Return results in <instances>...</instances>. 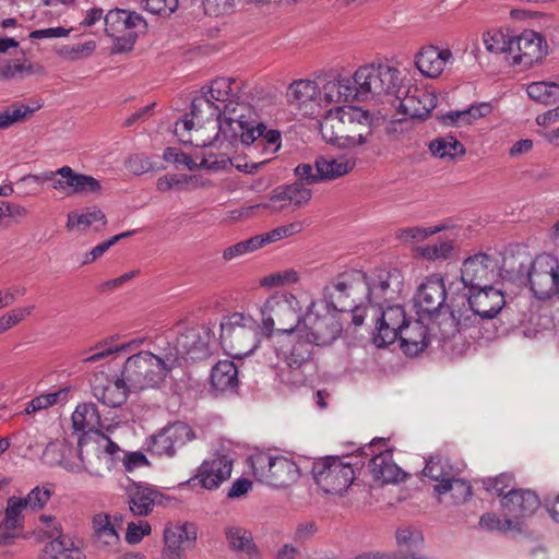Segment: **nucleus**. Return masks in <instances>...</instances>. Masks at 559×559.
<instances>
[{"label":"nucleus","instance_id":"obj_49","mask_svg":"<svg viewBox=\"0 0 559 559\" xmlns=\"http://www.w3.org/2000/svg\"><path fill=\"white\" fill-rule=\"evenodd\" d=\"M449 228V225L445 223L429 227L412 226L399 229L396 231V238L403 242H419L440 231L448 230Z\"/></svg>","mask_w":559,"mask_h":559},{"label":"nucleus","instance_id":"obj_20","mask_svg":"<svg viewBox=\"0 0 559 559\" xmlns=\"http://www.w3.org/2000/svg\"><path fill=\"white\" fill-rule=\"evenodd\" d=\"M447 289L441 277L429 276L418 287L414 297V306L419 318H431L444 307Z\"/></svg>","mask_w":559,"mask_h":559},{"label":"nucleus","instance_id":"obj_34","mask_svg":"<svg viewBox=\"0 0 559 559\" xmlns=\"http://www.w3.org/2000/svg\"><path fill=\"white\" fill-rule=\"evenodd\" d=\"M287 99L295 104L299 109H305L310 114H314L318 107V98L320 96V86L310 80H299L293 82L287 91Z\"/></svg>","mask_w":559,"mask_h":559},{"label":"nucleus","instance_id":"obj_60","mask_svg":"<svg viewBox=\"0 0 559 559\" xmlns=\"http://www.w3.org/2000/svg\"><path fill=\"white\" fill-rule=\"evenodd\" d=\"M134 233H135L134 230L124 231V233H121V234H118V235L111 237L108 240H105V241L98 243L92 250L84 253L83 259L81 260V264L85 265V264L95 262L106 251H108L110 247L116 245L120 239L127 238V237L133 235Z\"/></svg>","mask_w":559,"mask_h":559},{"label":"nucleus","instance_id":"obj_45","mask_svg":"<svg viewBox=\"0 0 559 559\" xmlns=\"http://www.w3.org/2000/svg\"><path fill=\"white\" fill-rule=\"evenodd\" d=\"M431 154L441 159H454L465 154L464 145L453 136H440L429 144Z\"/></svg>","mask_w":559,"mask_h":559},{"label":"nucleus","instance_id":"obj_12","mask_svg":"<svg viewBox=\"0 0 559 559\" xmlns=\"http://www.w3.org/2000/svg\"><path fill=\"white\" fill-rule=\"evenodd\" d=\"M212 338L211 330L205 325L185 328L176 336L165 338L162 346L166 355L176 358V367L180 359H202L209 355V344Z\"/></svg>","mask_w":559,"mask_h":559},{"label":"nucleus","instance_id":"obj_13","mask_svg":"<svg viewBox=\"0 0 559 559\" xmlns=\"http://www.w3.org/2000/svg\"><path fill=\"white\" fill-rule=\"evenodd\" d=\"M104 23L105 33L115 38V50L118 52L131 50L138 37L135 29L147 26L140 13L118 8L106 13Z\"/></svg>","mask_w":559,"mask_h":559},{"label":"nucleus","instance_id":"obj_47","mask_svg":"<svg viewBox=\"0 0 559 559\" xmlns=\"http://www.w3.org/2000/svg\"><path fill=\"white\" fill-rule=\"evenodd\" d=\"M514 35L504 34L500 29L488 31L483 35V43L486 49L492 53H506L510 59L512 40Z\"/></svg>","mask_w":559,"mask_h":559},{"label":"nucleus","instance_id":"obj_30","mask_svg":"<svg viewBox=\"0 0 559 559\" xmlns=\"http://www.w3.org/2000/svg\"><path fill=\"white\" fill-rule=\"evenodd\" d=\"M356 97L357 91L353 85V78L338 75L326 81L323 86L320 87L318 107L323 108L332 104L356 100Z\"/></svg>","mask_w":559,"mask_h":559},{"label":"nucleus","instance_id":"obj_21","mask_svg":"<svg viewBox=\"0 0 559 559\" xmlns=\"http://www.w3.org/2000/svg\"><path fill=\"white\" fill-rule=\"evenodd\" d=\"M497 260L480 252L464 260L461 269V280L471 289L484 287L495 277Z\"/></svg>","mask_w":559,"mask_h":559},{"label":"nucleus","instance_id":"obj_39","mask_svg":"<svg viewBox=\"0 0 559 559\" xmlns=\"http://www.w3.org/2000/svg\"><path fill=\"white\" fill-rule=\"evenodd\" d=\"M92 436H82L79 440V459L81 461V466H75L70 468L71 472H80L84 469L88 472L91 475L102 476L103 469L100 468L102 461V451L100 445L95 444L92 441Z\"/></svg>","mask_w":559,"mask_h":559},{"label":"nucleus","instance_id":"obj_7","mask_svg":"<svg viewBox=\"0 0 559 559\" xmlns=\"http://www.w3.org/2000/svg\"><path fill=\"white\" fill-rule=\"evenodd\" d=\"M23 185L49 183V187L66 197L97 195L103 191L102 183L93 176L76 173L70 166H62L56 170H47L40 174H28L20 179Z\"/></svg>","mask_w":559,"mask_h":559},{"label":"nucleus","instance_id":"obj_8","mask_svg":"<svg viewBox=\"0 0 559 559\" xmlns=\"http://www.w3.org/2000/svg\"><path fill=\"white\" fill-rule=\"evenodd\" d=\"M249 463L254 479L269 487L287 488L300 477L296 462L285 455L257 452L250 455Z\"/></svg>","mask_w":559,"mask_h":559},{"label":"nucleus","instance_id":"obj_11","mask_svg":"<svg viewBox=\"0 0 559 559\" xmlns=\"http://www.w3.org/2000/svg\"><path fill=\"white\" fill-rule=\"evenodd\" d=\"M311 474L314 483L326 493L341 495L354 481L353 464L338 456L316 460Z\"/></svg>","mask_w":559,"mask_h":559},{"label":"nucleus","instance_id":"obj_5","mask_svg":"<svg viewBox=\"0 0 559 559\" xmlns=\"http://www.w3.org/2000/svg\"><path fill=\"white\" fill-rule=\"evenodd\" d=\"M260 336L259 324L249 313L234 312L223 317L221 321V344L233 358L241 359L253 353L260 343Z\"/></svg>","mask_w":559,"mask_h":559},{"label":"nucleus","instance_id":"obj_44","mask_svg":"<svg viewBox=\"0 0 559 559\" xmlns=\"http://www.w3.org/2000/svg\"><path fill=\"white\" fill-rule=\"evenodd\" d=\"M423 473L425 476L438 481V484H442L443 480H450L459 476L461 471L451 464L448 457L436 455L429 457Z\"/></svg>","mask_w":559,"mask_h":559},{"label":"nucleus","instance_id":"obj_61","mask_svg":"<svg viewBox=\"0 0 559 559\" xmlns=\"http://www.w3.org/2000/svg\"><path fill=\"white\" fill-rule=\"evenodd\" d=\"M479 524L488 531L507 532L520 526V521H512L511 519L501 520L495 513H486L480 518Z\"/></svg>","mask_w":559,"mask_h":559},{"label":"nucleus","instance_id":"obj_36","mask_svg":"<svg viewBox=\"0 0 559 559\" xmlns=\"http://www.w3.org/2000/svg\"><path fill=\"white\" fill-rule=\"evenodd\" d=\"M225 537L229 547L247 559H260V550L253 540L252 533L246 527L230 525L225 527Z\"/></svg>","mask_w":559,"mask_h":559},{"label":"nucleus","instance_id":"obj_37","mask_svg":"<svg viewBox=\"0 0 559 559\" xmlns=\"http://www.w3.org/2000/svg\"><path fill=\"white\" fill-rule=\"evenodd\" d=\"M127 495L130 511L135 516L148 515L160 496L157 490L138 484H132Z\"/></svg>","mask_w":559,"mask_h":559},{"label":"nucleus","instance_id":"obj_31","mask_svg":"<svg viewBox=\"0 0 559 559\" xmlns=\"http://www.w3.org/2000/svg\"><path fill=\"white\" fill-rule=\"evenodd\" d=\"M453 60L450 49H439L435 46H426L416 55L415 64L419 72L427 78L439 76L444 67Z\"/></svg>","mask_w":559,"mask_h":559},{"label":"nucleus","instance_id":"obj_17","mask_svg":"<svg viewBox=\"0 0 559 559\" xmlns=\"http://www.w3.org/2000/svg\"><path fill=\"white\" fill-rule=\"evenodd\" d=\"M547 48V43L539 33L525 29L513 36L509 63L530 69L546 57Z\"/></svg>","mask_w":559,"mask_h":559},{"label":"nucleus","instance_id":"obj_40","mask_svg":"<svg viewBox=\"0 0 559 559\" xmlns=\"http://www.w3.org/2000/svg\"><path fill=\"white\" fill-rule=\"evenodd\" d=\"M258 132L260 134H257V132L253 134L255 138L253 143L245 146L248 147L250 154L254 155V152H257L259 157H262L261 160L269 158L270 162L273 155L281 148V132L274 129H266V126L261 121Z\"/></svg>","mask_w":559,"mask_h":559},{"label":"nucleus","instance_id":"obj_27","mask_svg":"<svg viewBox=\"0 0 559 559\" xmlns=\"http://www.w3.org/2000/svg\"><path fill=\"white\" fill-rule=\"evenodd\" d=\"M197 534V526L189 522L166 527L164 556L169 559H180L185 555L186 548L195 542Z\"/></svg>","mask_w":559,"mask_h":559},{"label":"nucleus","instance_id":"obj_50","mask_svg":"<svg viewBox=\"0 0 559 559\" xmlns=\"http://www.w3.org/2000/svg\"><path fill=\"white\" fill-rule=\"evenodd\" d=\"M236 84V81L230 78H217L214 81H212L210 88H209V98L210 105L207 107L213 106L212 100L221 102L224 104H227L229 102H236L233 97L235 95V88L234 85ZM205 99L204 97H202Z\"/></svg>","mask_w":559,"mask_h":559},{"label":"nucleus","instance_id":"obj_38","mask_svg":"<svg viewBox=\"0 0 559 559\" xmlns=\"http://www.w3.org/2000/svg\"><path fill=\"white\" fill-rule=\"evenodd\" d=\"M423 319L409 321L397 337L407 355H417L429 344L428 328L423 323Z\"/></svg>","mask_w":559,"mask_h":559},{"label":"nucleus","instance_id":"obj_26","mask_svg":"<svg viewBox=\"0 0 559 559\" xmlns=\"http://www.w3.org/2000/svg\"><path fill=\"white\" fill-rule=\"evenodd\" d=\"M467 300L471 310L483 319L495 318L506 305L502 290L491 285L471 289Z\"/></svg>","mask_w":559,"mask_h":559},{"label":"nucleus","instance_id":"obj_10","mask_svg":"<svg viewBox=\"0 0 559 559\" xmlns=\"http://www.w3.org/2000/svg\"><path fill=\"white\" fill-rule=\"evenodd\" d=\"M352 78L356 100L400 93V71L388 64L360 67Z\"/></svg>","mask_w":559,"mask_h":559},{"label":"nucleus","instance_id":"obj_53","mask_svg":"<svg viewBox=\"0 0 559 559\" xmlns=\"http://www.w3.org/2000/svg\"><path fill=\"white\" fill-rule=\"evenodd\" d=\"M526 93L530 98L544 105H549L557 100L555 82H532L527 85Z\"/></svg>","mask_w":559,"mask_h":559},{"label":"nucleus","instance_id":"obj_59","mask_svg":"<svg viewBox=\"0 0 559 559\" xmlns=\"http://www.w3.org/2000/svg\"><path fill=\"white\" fill-rule=\"evenodd\" d=\"M53 493L52 485L37 486L25 498H21L27 509L37 510L44 508Z\"/></svg>","mask_w":559,"mask_h":559},{"label":"nucleus","instance_id":"obj_58","mask_svg":"<svg viewBox=\"0 0 559 559\" xmlns=\"http://www.w3.org/2000/svg\"><path fill=\"white\" fill-rule=\"evenodd\" d=\"M304 181L307 182L306 179L299 178V180L294 183L285 185L286 194L292 204L290 207H301L310 201L312 192L305 186Z\"/></svg>","mask_w":559,"mask_h":559},{"label":"nucleus","instance_id":"obj_32","mask_svg":"<svg viewBox=\"0 0 559 559\" xmlns=\"http://www.w3.org/2000/svg\"><path fill=\"white\" fill-rule=\"evenodd\" d=\"M501 506L507 514L515 521L533 514L539 507L538 497L531 490H510L501 499Z\"/></svg>","mask_w":559,"mask_h":559},{"label":"nucleus","instance_id":"obj_52","mask_svg":"<svg viewBox=\"0 0 559 559\" xmlns=\"http://www.w3.org/2000/svg\"><path fill=\"white\" fill-rule=\"evenodd\" d=\"M34 66L27 59L0 61V80H12L34 74Z\"/></svg>","mask_w":559,"mask_h":559},{"label":"nucleus","instance_id":"obj_42","mask_svg":"<svg viewBox=\"0 0 559 559\" xmlns=\"http://www.w3.org/2000/svg\"><path fill=\"white\" fill-rule=\"evenodd\" d=\"M211 383L217 391L234 390L238 385V369L230 360L218 361L211 371Z\"/></svg>","mask_w":559,"mask_h":559},{"label":"nucleus","instance_id":"obj_9","mask_svg":"<svg viewBox=\"0 0 559 559\" xmlns=\"http://www.w3.org/2000/svg\"><path fill=\"white\" fill-rule=\"evenodd\" d=\"M301 305L290 293L270 296L260 309L262 328L267 333L289 334L295 332L301 320Z\"/></svg>","mask_w":559,"mask_h":559},{"label":"nucleus","instance_id":"obj_19","mask_svg":"<svg viewBox=\"0 0 559 559\" xmlns=\"http://www.w3.org/2000/svg\"><path fill=\"white\" fill-rule=\"evenodd\" d=\"M378 310L381 317L377 321L373 343L378 347H383L394 343L409 321L400 305L386 304Z\"/></svg>","mask_w":559,"mask_h":559},{"label":"nucleus","instance_id":"obj_14","mask_svg":"<svg viewBox=\"0 0 559 559\" xmlns=\"http://www.w3.org/2000/svg\"><path fill=\"white\" fill-rule=\"evenodd\" d=\"M210 105V100L194 98L191 104L190 115H186L175 124V134L183 144H190L197 147H206L212 145L222 136L216 120H207L204 124L195 128L194 118L198 117L200 108Z\"/></svg>","mask_w":559,"mask_h":559},{"label":"nucleus","instance_id":"obj_24","mask_svg":"<svg viewBox=\"0 0 559 559\" xmlns=\"http://www.w3.org/2000/svg\"><path fill=\"white\" fill-rule=\"evenodd\" d=\"M233 466L234 457L230 454L217 452L201 464L195 478L202 488L207 490L217 489L229 479Z\"/></svg>","mask_w":559,"mask_h":559},{"label":"nucleus","instance_id":"obj_48","mask_svg":"<svg viewBox=\"0 0 559 559\" xmlns=\"http://www.w3.org/2000/svg\"><path fill=\"white\" fill-rule=\"evenodd\" d=\"M40 107L41 104H37L35 107H29L21 103H14L5 107L0 111V130L7 129L16 122L24 121Z\"/></svg>","mask_w":559,"mask_h":559},{"label":"nucleus","instance_id":"obj_46","mask_svg":"<svg viewBox=\"0 0 559 559\" xmlns=\"http://www.w3.org/2000/svg\"><path fill=\"white\" fill-rule=\"evenodd\" d=\"M95 223L99 224L100 227L107 223L104 212L98 209H87L84 213L70 212L68 214L67 228L69 230H85Z\"/></svg>","mask_w":559,"mask_h":559},{"label":"nucleus","instance_id":"obj_35","mask_svg":"<svg viewBox=\"0 0 559 559\" xmlns=\"http://www.w3.org/2000/svg\"><path fill=\"white\" fill-rule=\"evenodd\" d=\"M369 469L374 480L381 484L399 483L405 477V473L393 461L392 453L388 450L373 455Z\"/></svg>","mask_w":559,"mask_h":559},{"label":"nucleus","instance_id":"obj_28","mask_svg":"<svg viewBox=\"0 0 559 559\" xmlns=\"http://www.w3.org/2000/svg\"><path fill=\"white\" fill-rule=\"evenodd\" d=\"M121 521L108 513L100 512L92 519L93 542L102 550L112 552L120 545L117 524Z\"/></svg>","mask_w":559,"mask_h":559},{"label":"nucleus","instance_id":"obj_2","mask_svg":"<svg viewBox=\"0 0 559 559\" xmlns=\"http://www.w3.org/2000/svg\"><path fill=\"white\" fill-rule=\"evenodd\" d=\"M323 140L341 148L366 144L372 135V115L355 106L328 110L320 122Z\"/></svg>","mask_w":559,"mask_h":559},{"label":"nucleus","instance_id":"obj_56","mask_svg":"<svg viewBox=\"0 0 559 559\" xmlns=\"http://www.w3.org/2000/svg\"><path fill=\"white\" fill-rule=\"evenodd\" d=\"M454 251L453 239H442L437 243L427 245L420 248V254L431 261L447 260L451 258Z\"/></svg>","mask_w":559,"mask_h":559},{"label":"nucleus","instance_id":"obj_29","mask_svg":"<svg viewBox=\"0 0 559 559\" xmlns=\"http://www.w3.org/2000/svg\"><path fill=\"white\" fill-rule=\"evenodd\" d=\"M197 168H204L212 171L227 170L235 167L246 174H255L262 166L269 163V158L259 162H243L239 157L230 158L225 155L213 153H201L194 157Z\"/></svg>","mask_w":559,"mask_h":559},{"label":"nucleus","instance_id":"obj_64","mask_svg":"<svg viewBox=\"0 0 559 559\" xmlns=\"http://www.w3.org/2000/svg\"><path fill=\"white\" fill-rule=\"evenodd\" d=\"M151 531L152 528L147 521L130 522L127 527L126 540L131 545L138 544L144 536L150 535Z\"/></svg>","mask_w":559,"mask_h":559},{"label":"nucleus","instance_id":"obj_41","mask_svg":"<svg viewBox=\"0 0 559 559\" xmlns=\"http://www.w3.org/2000/svg\"><path fill=\"white\" fill-rule=\"evenodd\" d=\"M100 417L97 407L93 403L80 404L75 407L72 414V426L75 431H82L83 436L95 437V431L98 430Z\"/></svg>","mask_w":559,"mask_h":559},{"label":"nucleus","instance_id":"obj_25","mask_svg":"<svg viewBox=\"0 0 559 559\" xmlns=\"http://www.w3.org/2000/svg\"><path fill=\"white\" fill-rule=\"evenodd\" d=\"M298 329L296 333L286 334V337L275 348L276 355L289 369H300L311 357L312 342Z\"/></svg>","mask_w":559,"mask_h":559},{"label":"nucleus","instance_id":"obj_15","mask_svg":"<svg viewBox=\"0 0 559 559\" xmlns=\"http://www.w3.org/2000/svg\"><path fill=\"white\" fill-rule=\"evenodd\" d=\"M356 166V158L347 155L336 157L320 156L316 159L314 166L301 164L296 167V176L306 179L307 183L324 180H334L350 173Z\"/></svg>","mask_w":559,"mask_h":559},{"label":"nucleus","instance_id":"obj_54","mask_svg":"<svg viewBox=\"0 0 559 559\" xmlns=\"http://www.w3.org/2000/svg\"><path fill=\"white\" fill-rule=\"evenodd\" d=\"M435 491L438 495H444L452 491V496L456 501H465L472 496L471 485L457 476L450 480H443L442 484H437L435 486Z\"/></svg>","mask_w":559,"mask_h":559},{"label":"nucleus","instance_id":"obj_4","mask_svg":"<svg viewBox=\"0 0 559 559\" xmlns=\"http://www.w3.org/2000/svg\"><path fill=\"white\" fill-rule=\"evenodd\" d=\"M328 288L329 284L323 288V298L311 301L302 317V324L307 331L306 337L318 346L330 345L341 334L340 312L356 311L337 307V296H329Z\"/></svg>","mask_w":559,"mask_h":559},{"label":"nucleus","instance_id":"obj_6","mask_svg":"<svg viewBox=\"0 0 559 559\" xmlns=\"http://www.w3.org/2000/svg\"><path fill=\"white\" fill-rule=\"evenodd\" d=\"M218 111L216 122L222 138L230 144L240 142L242 145H251L254 141V132L259 131V117L254 108L245 102H229Z\"/></svg>","mask_w":559,"mask_h":559},{"label":"nucleus","instance_id":"obj_22","mask_svg":"<svg viewBox=\"0 0 559 559\" xmlns=\"http://www.w3.org/2000/svg\"><path fill=\"white\" fill-rule=\"evenodd\" d=\"M397 110L411 119H425L437 106V96L432 90L408 86L403 97L397 96Z\"/></svg>","mask_w":559,"mask_h":559},{"label":"nucleus","instance_id":"obj_1","mask_svg":"<svg viewBox=\"0 0 559 559\" xmlns=\"http://www.w3.org/2000/svg\"><path fill=\"white\" fill-rule=\"evenodd\" d=\"M403 289L404 277L399 269H378L369 275L354 270L334 277L329 283L328 295L337 296V307L358 310L392 304L401 297Z\"/></svg>","mask_w":559,"mask_h":559},{"label":"nucleus","instance_id":"obj_23","mask_svg":"<svg viewBox=\"0 0 559 559\" xmlns=\"http://www.w3.org/2000/svg\"><path fill=\"white\" fill-rule=\"evenodd\" d=\"M133 390L127 379L121 377H111L102 373L95 376L92 383V392L95 399L108 407H119L128 399L129 392Z\"/></svg>","mask_w":559,"mask_h":559},{"label":"nucleus","instance_id":"obj_18","mask_svg":"<svg viewBox=\"0 0 559 559\" xmlns=\"http://www.w3.org/2000/svg\"><path fill=\"white\" fill-rule=\"evenodd\" d=\"M194 438L195 435L189 425L177 421L152 437L150 451L158 456L173 457L179 449Z\"/></svg>","mask_w":559,"mask_h":559},{"label":"nucleus","instance_id":"obj_62","mask_svg":"<svg viewBox=\"0 0 559 559\" xmlns=\"http://www.w3.org/2000/svg\"><path fill=\"white\" fill-rule=\"evenodd\" d=\"M143 8L156 15L169 16L179 5L178 0H142Z\"/></svg>","mask_w":559,"mask_h":559},{"label":"nucleus","instance_id":"obj_57","mask_svg":"<svg viewBox=\"0 0 559 559\" xmlns=\"http://www.w3.org/2000/svg\"><path fill=\"white\" fill-rule=\"evenodd\" d=\"M300 280L299 272L295 269H285L275 273H271L260 280L261 286L280 287L298 283Z\"/></svg>","mask_w":559,"mask_h":559},{"label":"nucleus","instance_id":"obj_43","mask_svg":"<svg viewBox=\"0 0 559 559\" xmlns=\"http://www.w3.org/2000/svg\"><path fill=\"white\" fill-rule=\"evenodd\" d=\"M46 545L45 552L53 559H84L82 549L74 542L59 533Z\"/></svg>","mask_w":559,"mask_h":559},{"label":"nucleus","instance_id":"obj_33","mask_svg":"<svg viewBox=\"0 0 559 559\" xmlns=\"http://www.w3.org/2000/svg\"><path fill=\"white\" fill-rule=\"evenodd\" d=\"M26 509L20 497L8 499L4 518L0 522V545H9L16 537L15 531L23 526V512Z\"/></svg>","mask_w":559,"mask_h":559},{"label":"nucleus","instance_id":"obj_55","mask_svg":"<svg viewBox=\"0 0 559 559\" xmlns=\"http://www.w3.org/2000/svg\"><path fill=\"white\" fill-rule=\"evenodd\" d=\"M68 393L69 389L63 388L57 392H51L36 396L31 402L27 403L25 407V413L33 414L38 411L46 409L60 401H66L68 397Z\"/></svg>","mask_w":559,"mask_h":559},{"label":"nucleus","instance_id":"obj_51","mask_svg":"<svg viewBox=\"0 0 559 559\" xmlns=\"http://www.w3.org/2000/svg\"><path fill=\"white\" fill-rule=\"evenodd\" d=\"M302 229H304L302 222L297 221V222H293L285 226H280V227L274 228L267 233L257 235L253 237H254V241L258 246V249H260L269 243H273V242H276L286 237L296 235V234L300 233Z\"/></svg>","mask_w":559,"mask_h":559},{"label":"nucleus","instance_id":"obj_63","mask_svg":"<svg viewBox=\"0 0 559 559\" xmlns=\"http://www.w3.org/2000/svg\"><path fill=\"white\" fill-rule=\"evenodd\" d=\"M255 250H258V246L254 241V237H251L249 239L237 242L236 245L226 248L223 251V259L225 261H230L233 259L239 258Z\"/></svg>","mask_w":559,"mask_h":559},{"label":"nucleus","instance_id":"obj_16","mask_svg":"<svg viewBox=\"0 0 559 559\" xmlns=\"http://www.w3.org/2000/svg\"><path fill=\"white\" fill-rule=\"evenodd\" d=\"M531 290L538 299H547L556 295L559 283V259L543 253L537 255L528 272Z\"/></svg>","mask_w":559,"mask_h":559},{"label":"nucleus","instance_id":"obj_3","mask_svg":"<svg viewBox=\"0 0 559 559\" xmlns=\"http://www.w3.org/2000/svg\"><path fill=\"white\" fill-rule=\"evenodd\" d=\"M175 368L176 358L158 345L157 353L141 350L128 357L122 374L133 391H143L160 388Z\"/></svg>","mask_w":559,"mask_h":559}]
</instances>
